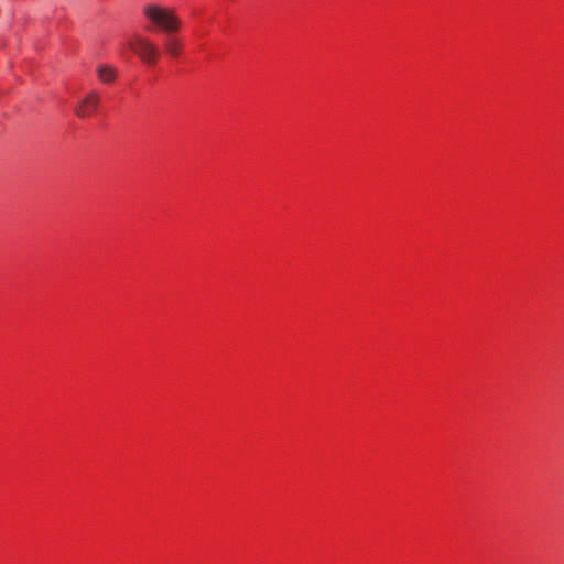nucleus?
<instances>
[{"mask_svg":"<svg viewBox=\"0 0 564 564\" xmlns=\"http://www.w3.org/2000/svg\"><path fill=\"white\" fill-rule=\"evenodd\" d=\"M99 80L104 84H111L117 78V69L112 66L99 64L96 68Z\"/></svg>","mask_w":564,"mask_h":564,"instance_id":"obj_4","label":"nucleus"},{"mask_svg":"<svg viewBox=\"0 0 564 564\" xmlns=\"http://www.w3.org/2000/svg\"><path fill=\"white\" fill-rule=\"evenodd\" d=\"M129 46L144 63L156 64L160 51L149 39L135 35L129 41Z\"/></svg>","mask_w":564,"mask_h":564,"instance_id":"obj_2","label":"nucleus"},{"mask_svg":"<svg viewBox=\"0 0 564 564\" xmlns=\"http://www.w3.org/2000/svg\"><path fill=\"white\" fill-rule=\"evenodd\" d=\"M100 104V95L97 90L89 91L79 102L75 106L74 112L78 118H87L93 116Z\"/></svg>","mask_w":564,"mask_h":564,"instance_id":"obj_3","label":"nucleus"},{"mask_svg":"<svg viewBox=\"0 0 564 564\" xmlns=\"http://www.w3.org/2000/svg\"><path fill=\"white\" fill-rule=\"evenodd\" d=\"M163 46L169 55L177 57L181 53V43L172 34H166Z\"/></svg>","mask_w":564,"mask_h":564,"instance_id":"obj_5","label":"nucleus"},{"mask_svg":"<svg viewBox=\"0 0 564 564\" xmlns=\"http://www.w3.org/2000/svg\"><path fill=\"white\" fill-rule=\"evenodd\" d=\"M142 12L150 22L148 30H159L165 34H173L180 30L181 22L171 8L149 3L142 8Z\"/></svg>","mask_w":564,"mask_h":564,"instance_id":"obj_1","label":"nucleus"}]
</instances>
